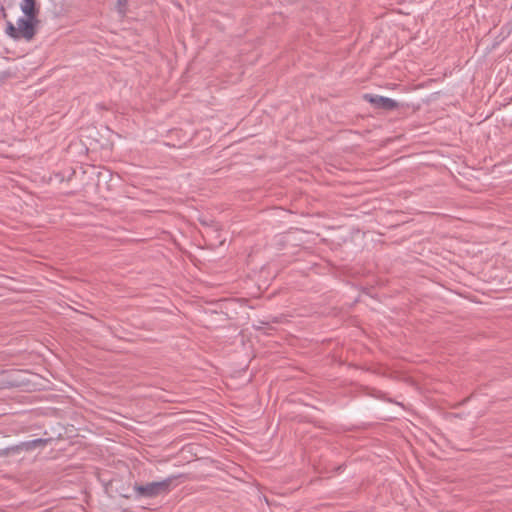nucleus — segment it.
<instances>
[{"instance_id": "1", "label": "nucleus", "mask_w": 512, "mask_h": 512, "mask_svg": "<svg viewBox=\"0 0 512 512\" xmlns=\"http://www.w3.org/2000/svg\"><path fill=\"white\" fill-rule=\"evenodd\" d=\"M176 477L170 476L161 481H153L145 484L135 483L133 491L136 499L141 498H156L161 495H166L172 490V483Z\"/></svg>"}, {"instance_id": "2", "label": "nucleus", "mask_w": 512, "mask_h": 512, "mask_svg": "<svg viewBox=\"0 0 512 512\" xmlns=\"http://www.w3.org/2000/svg\"><path fill=\"white\" fill-rule=\"evenodd\" d=\"M38 24L39 20L37 16L20 17L17 20V31L19 32L20 38L31 41L37 32Z\"/></svg>"}, {"instance_id": "3", "label": "nucleus", "mask_w": 512, "mask_h": 512, "mask_svg": "<svg viewBox=\"0 0 512 512\" xmlns=\"http://www.w3.org/2000/svg\"><path fill=\"white\" fill-rule=\"evenodd\" d=\"M51 439L37 438L29 441L20 442L15 446L8 447L5 450L4 455H8L10 452L18 453L20 451H33L37 448L45 447Z\"/></svg>"}, {"instance_id": "4", "label": "nucleus", "mask_w": 512, "mask_h": 512, "mask_svg": "<svg viewBox=\"0 0 512 512\" xmlns=\"http://www.w3.org/2000/svg\"><path fill=\"white\" fill-rule=\"evenodd\" d=\"M364 99L375 108L385 111H392L399 107V103L395 100L380 95L365 94Z\"/></svg>"}, {"instance_id": "5", "label": "nucleus", "mask_w": 512, "mask_h": 512, "mask_svg": "<svg viewBox=\"0 0 512 512\" xmlns=\"http://www.w3.org/2000/svg\"><path fill=\"white\" fill-rule=\"evenodd\" d=\"M20 9L25 16H38L39 9L36 6V0H22Z\"/></svg>"}, {"instance_id": "6", "label": "nucleus", "mask_w": 512, "mask_h": 512, "mask_svg": "<svg viewBox=\"0 0 512 512\" xmlns=\"http://www.w3.org/2000/svg\"><path fill=\"white\" fill-rule=\"evenodd\" d=\"M5 32L12 39H21L19 32L17 31V26H15L12 22H7Z\"/></svg>"}, {"instance_id": "7", "label": "nucleus", "mask_w": 512, "mask_h": 512, "mask_svg": "<svg viewBox=\"0 0 512 512\" xmlns=\"http://www.w3.org/2000/svg\"><path fill=\"white\" fill-rule=\"evenodd\" d=\"M128 0H117L116 9L117 12L123 17L127 12Z\"/></svg>"}]
</instances>
